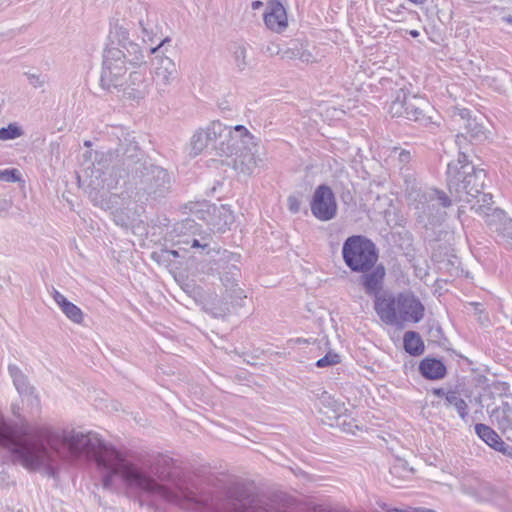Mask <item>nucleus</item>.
I'll return each instance as SVG.
<instances>
[{
  "instance_id": "1",
  "label": "nucleus",
  "mask_w": 512,
  "mask_h": 512,
  "mask_svg": "<svg viewBox=\"0 0 512 512\" xmlns=\"http://www.w3.org/2000/svg\"><path fill=\"white\" fill-rule=\"evenodd\" d=\"M0 448L13 463L32 472L52 470L65 453L72 458L86 456L95 461L104 488H110L119 477L129 489L187 510L280 512V498L254 494L240 485L222 491L218 476L184 470L169 458H159L151 465L133 463L92 431L18 425L0 414Z\"/></svg>"
},
{
  "instance_id": "2",
  "label": "nucleus",
  "mask_w": 512,
  "mask_h": 512,
  "mask_svg": "<svg viewBox=\"0 0 512 512\" xmlns=\"http://www.w3.org/2000/svg\"><path fill=\"white\" fill-rule=\"evenodd\" d=\"M447 186L454 201L471 204L479 216L491 209L492 194L483 192L486 172L475 169L467 156L459 153L458 159L447 165Z\"/></svg>"
},
{
  "instance_id": "3",
  "label": "nucleus",
  "mask_w": 512,
  "mask_h": 512,
  "mask_svg": "<svg viewBox=\"0 0 512 512\" xmlns=\"http://www.w3.org/2000/svg\"><path fill=\"white\" fill-rule=\"evenodd\" d=\"M408 207L419 222L433 219L440 207L447 208L452 200L445 192L435 188L419 186L413 173L404 174Z\"/></svg>"
},
{
  "instance_id": "4",
  "label": "nucleus",
  "mask_w": 512,
  "mask_h": 512,
  "mask_svg": "<svg viewBox=\"0 0 512 512\" xmlns=\"http://www.w3.org/2000/svg\"><path fill=\"white\" fill-rule=\"evenodd\" d=\"M145 64H132L120 47H106L103 53L100 84L103 89L112 91L125 83L129 72Z\"/></svg>"
},
{
  "instance_id": "5",
  "label": "nucleus",
  "mask_w": 512,
  "mask_h": 512,
  "mask_svg": "<svg viewBox=\"0 0 512 512\" xmlns=\"http://www.w3.org/2000/svg\"><path fill=\"white\" fill-rule=\"evenodd\" d=\"M342 257L351 271L365 273L377 263L378 250L370 239L361 235H353L343 243Z\"/></svg>"
},
{
  "instance_id": "6",
  "label": "nucleus",
  "mask_w": 512,
  "mask_h": 512,
  "mask_svg": "<svg viewBox=\"0 0 512 512\" xmlns=\"http://www.w3.org/2000/svg\"><path fill=\"white\" fill-rule=\"evenodd\" d=\"M240 255L224 251L216 261L221 286L225 293L230 292L232 298H246L244 290L239 286Z\"/></svg>"
},
{
  "instance_id": "7",
  "label": "nucleus",
  "mask_w": 512,
  "mask_h": 512,
  "mask_svg": "<svg viewBox=\"0 0 512 512\" xmlns=\"http://www.w3.org/2000/svg\"><path fill=\"white\" fill-rule=\"evenodd\" d=\"M223 141L215 146L218 156L232 158L242 149L256 148L258 139L243 125L227 126Z\"/></svg>"
},
{
  "instance_id": "8",
  "label": "nucleus",
  "mask_w": 512,
  "mask_h": 512,
  "mask_svg": "<svg viewBox=\"0 0 512 512\" xmlns=\"http://www.w3.org/2000/svg\"><path fill=\"white\" fill-rule=\"evenodd\" d=\"M136 184L140 191L157 199L169 193L171 178L168 172L159 166H143V170Z\"/></svg>"
},
{
  "instance_id": "9",
  "label": "nucleus",
  "mask_w": 512,
  "mask_h": 512,
  "mask_svg": "<svg viewBox=\"0 0 512 512\" xmlns=\"http://www.w3.org/2000/svg\"><path fill=\"white\" fill-rule=\"evenodd\" d=\"M108 39V47H120L123 49L132 64L147 63L143 49L138 43L130 39L129 30L123 23H120L118 20L110 23Z\"/></svg>"
},
{
  "instance_id": "10",
  "label": "nucleus",
  "mask_w": 512,
  "mask_h": 512,
  "mask_svg": "<svg viewBox=\"0 0 512 512\" xmlns=\"http://www.w3.org/2000/svg\"><path fill=\"white\" fill-rule=\"evenodd\" d=\"M170 41V37H165L157 46L150 48V54L155 55L154 82L160 94L167 92L177 72L176 64L171 58L158 54L160 49Z\"/></svg>"
},
{
  "instance_id": "11",
  "label": "nucleus",
  "mask_w": 512,
  "mask_h": 512,
  "mask_svg": "<svg viewBox=\"0 0 512 512\" xmlns=\"http://www.w3.org/2000/svg\"><path fill=\"white\" fill-rule=\"evenodd\" d=\"M244 298H232L231 293H225L223 288H217L213 291L206 292L200 300L205 312L213 317H224L230 313L231 308L241 305Z\"/></svg>"
},
{
  "instance_id": "12",
  "label": "nucleus",
  "mask_w": 512,
  "mask_h": 512,
  "mask_svg": "<svg viewBox=\"0 0 512 512\" xmlns=\"http://www.w3.org/2000/svg\"><path fill=\"white\" fill-rule=\"evenodd\" d=\"M196 214L212 229L225 232L234 223V215L226 205L216 206L207 202L197 204Z\"/></svg>"
},
{
  "instance_id": "13",
  "label": "nucleus",
  "mask_w": 512,
  "mask_h": 512,
  "mask_svg": "<svg viewBox=\"0 0 512 512\" xmlns=\"http://www.w3.org/2000/svg\"><path fill=\"white\" fill-rule=\"evenodd\" d=\"M310 209L312 215L320 221H329L336 217L337 202L329 186L320 185L315 189Z\"/></svg>"
},
{
  "instance_id": "14",
  "label": "nucleus",
  "mask_w": 512,
  "mask_h": 512,
  "mask_svg": "<svg viewBox=\"0 0 512 512\" xmlns=\"http://www.w3.org/2000/svg\"><path fill=\"white\" fill-rule=\"evenodd\" d=\"M275 48V53L284 60L299 59L303 63L313 64L319 62L324 57L319 49L314 46L310 47L306 41L299 39L291 40L284 48L279 46H275Z\"/></svg>"
},
{
  "instance_id": "15",
  "label": "nucleus",
  "mask_w": 512,
  "mask_h": 512,
  "mask_svg": "<svg viewBox=\"0 0 512 512\" xmlns=\"http://www.w3.org/2000/svg\"><path fill=\"white\" fill-rule=\"evenodd\" d=\"M424 307L421 302L409 293L397 295V325L404 322L417 323L423 318Z\"/></svg>"
},
{
  "instance_id": "16",
  "label": "nucleus",
  "mask_w": 512,
  "mask_h": 512,
  "mask_svg": "<svg viewBox=\"0 0 512 512\" xmlns=\"http://www.w3.org/2000/svg\"><path fill=\"white\" fill-rule=\"evenodd\" d=\"M114 90L122 92V96L128 100L138 102L144 99L148 94V84L145 73L139 69L130 71L125 78V83Z\"/></svg>"
},
{
  "instance_id": "17",
  "label": "nucleus",
  "mask_w": 512,
  "mask_h": 512,
  "mask_svg": "<svg viewBox=\"0 0 512 512\" xmlns=\"http://www.w3.org/2000/svg\"><path fill=\"white\" fill-rule=\"evenodd\" d=\"M263 20L266 28L274 33H283L288 27L286 9L278 0L267 2Z\"/></svg>"
},
{
  "instance_id": "18",
  "label": "nucleus",
  "mask_w": 512,
  "mask_h": 512,
  "mask_svg": "<svg viewBox=\"0 0 512 512\" xmlns=\"http://www.w3.org/2000/svg\"><path fill=\"white\" fill-rule=\"evenodd\" d=\"M491 231L498 233L512 246V219L498 208H492L481 215Z\"/></svg>"
},
{
  "instance_id": "19",
  "label": "nucleus",
  "mask_w": 512,
  "mask_h": 512,
  "mask_svg": "<svg viewBox=\"0 0 512 512\" xmlns=\"http://www.w3.org/2000/svg\"><path fill=\"white\" fill-rule=\"evenodd\" d=\"M374 309L382 322L397 325V296L389 293L376 296Z\"/></svg>"
},
{
  "instance_id": "20",
  "label": "nucleus",
  "mask_w": 512,
  "mask_h": 512,
  "mask_svg": "<svg viewBox=\"0 0 512 512\" xmlns=\"http://www.w3.org/2000/svg\"><path fill=\"white\" fill-rule=\"evenodd\" d=\"M488 412L492 423L512 441V402L502 400L499 406Z\"/></svg>"
},
{
  "instance_id": "21",
  "label": "nucleus",
  "mask_w": 512,
  "mask_h": 512,
  "mask_svg": "<svg viewBox=\"0 0 512 512\" xmlns=\"http://www.w3.org/2000/svg\"><path fill=\"white\" fill-rule=\"evenodd\" d=\"M256 148L242 149L238 154L232 157V167L239 174L250 176L254 173L261 161L256 157Z\"/></svg>"
},
{
  "instance_id": "22",
  "label": "nucleus",
  "mask_w": 512,
  "mask_h": 512,
  "mask_svg": "<svg viewBox=\"0 0 512 512\" xmlns=\"http://www.w3.org/2000/svg\"><path fill=\"white\" fill-rule=\"evenodd\" d=\"M138 26L141 30L143 42H154L161 32L157 13L148 8H144V15L138 19Z\"/></svg>"
},
{
  "instance_id": "23",
  "label": "nucleus",
  "mask_w": 512,
  "mask_h": 512,
  "mask_svg": "<svg viewBox=\"0 0 512 512\" xmlns=\"http://www.w3.org/2000/svg\"><path fill=\"white\" fill-rule=\"evenodd\" d=\"M385 268L383 265H375L370 271L363 273L361 278L362 285L368 295L380 296L379 294L385 277Z\"/></svg>"
},
{
  "instance_id": "24",
  "label": "nucleus",
  "mask_w": 512,
  "mask_h": 512,
  "mask_svg": "<svg viewBox=\"0 0 512 512\" xmlns=\"http://www.w3.org/2000/svg\"><path fill=\"white\" fill-rule=\"evenodd\" d=\"M320 412L326 416L328 420H341L347 411L344 403L336 400L328 393L324 392L320 397Z\"/></svg>"
},
{
  "instance_id": "25",
  "label": "nucleus",
  "mask_w": 512,
  "mask_h": 512,
  "mask_svg": "<svg viewBox=\"0 0 512 512\" xmlns=\"http://www.w3.org/2000/svg\"><path fill=\"white\" fill-rule=\"evenodd\" d=\"M51 296L70 321L75 324H82L84 313L78 306L68 301V299L55 288L52 289Z\"/></svg>"
},
{
  "instance_id": "26",
  "label": "nucleus",
  "mask_w": 512,
  "mask_h": 512,
  "mask_svg": "<svg viewBox=\"0 0 512 512\" xmlns=\"http://www.w3.org/2000/svg\"><path fill=\"white\" fill-rule=\"evenodd\" d=\"M404 104H406V118L418 121L424 116V108L427 106L425 99L417 95H404Z\"/></svg>"
},
{
  "instance_id": "27",
  "label": "nucleus",
  "mask_w": 512,
  "mask_h": 512,
  "mask_svg": "<svg viewBox=\"0 0 512 512\" xmlns=\"http://www.w3.org/2000/svg\"><path fill=\"white\" fill-rule=\"evenodd\" d=\"M419 370L428 379H440L446 373V368L440 360L429 358L421 361Z\"/></svg>"
},
{
  "instance_id": "28",
  "label": "nucleus",
  "mask_w": 512,
  "mask_h": 512,
  "mask_svg": "<svg viewBox=\"0 0 512 512\" xmlns=\"http://www.w3.org/2000/svg\"><path fill=\"white\" fill-rule=\"evenodd\" d=\"M8 371L13 379L14 386L20 395L30 396L33 394L34 388L29 384L27 377L18 366L10 364L8 366Z\"/></svg>"
},
{
  "instance_id": "29",
  "label": "nucleus",
  "mask_w": 512,
  "mask_h": 512,
  "mask_svg": "<svg viewBox=\"0 0 512 512\" xmlns=\"http://www.w3.org/2000/svg\"><path fill=\"white\" fill-rule=\"evenodd\" d=\"M226 127L227 126L220 121H212L205 128H202L204 135L207 137L208 146L212 145L215 149V146L219 143V141H223V134L226 131Z\"/></svg>"
},
{
  "instance_id": "30",
  "label": "nucleus",
  "mask_w": 512,
  "mask_h": 512,
  "mask_svg": "<svg viewBox=\"0 0 512 512\" xmlns=\"http://www.w3.org/2000/svg\"><path fill=\"white\" fill-rule=\"evenodd\" d=\"M394 161H397L402 176L406 173H413L411 169L412 153L409 150L393 147L389 155Z\"/></svg>"
},
{
  "instance_id": "31",
  "label": "nucleus",
  "mask_w": 512,
  "mask_h": 512,
  "mask_svg": "<svg viewBox=\"0 0 512 512\" xmlns=\"http://www.w3.org/2000/svg\"><path fill=\"white\" fill-rule=\"evenodd\" d=\"M405 351L410 355L418 356L424 351V343L419 334L414 331H408L403 338Z\"/></svg>"
},
{
  "instance_id": "32",
  "label": "nucleus",
  "mask_w": 512,
  "mask_h": 512,
  "mask_svg": "<svg viewBox=\"0 0 512 512\" xmlns=\"http://www.w3.org/2000/svg\"><path fill=\"white\" fill-rule=\"evenodd\" d=\"M445 405L452 406L458 412L460 418L463 421H467L468 417V405L464 399L461 398L459 393L455 391H449L445 395Z\"/></svg>"
},
{
  "instance_id": "33",
  "label": "nucleus",
  "mask_w": 512,
  "mask_h": 512,
  "mask_svg": "<svg viewBox=\"0 0 512 512\" xmlns=\"http://www.w3.org/2000/svg\"><path fill=\"white\" fill-rule=\"evenodd\" d=\"M475 432L477 435L490 447L495 449V446L502 445L501 437L489 426L485 424H476Z\"/></svg>"
},
{
  "instance_id": "34",
  "label": "nucleus",
  "mask_w": 512,
  "mask_h": 512,
  "mask_svg": "<svg viewBox=\"0 0 512 512\" xmlns=\"http://www.w3.org/2000/svg\"><path fill=\"white\" fill-rule=\"evenodd\" d=\"M208 147L207 144V137L204 135V131L201 129H198L191 137L189 142V154L191 156H198L201 154L206 148Z\"/></svg>"
},
{
  "instance_id": "35",
  "label": "nucleus",
  "mask_w": 512,
  "mask_h": 512,
  "mask_svg": "<svg viewBox=\"0 0 512 512\" xmlns=\"http://www.w3.org/2000/svg\"><path fill=\"white\" fill-rule=\"evenodd\" d=\"M232 58L237 71L243 72L248 68L247 48L244 45L235 44L232 47Z\"/></svg>"
},
{
  "instance_id": "36",
  "label": "nucleus",
  "mask_w": 512,
  "mask_h": 512,
  "mask_svg": "<svg viewBox=\"0 0 512 512\" xmlns=\"http://www.w3.org/2000/svg\"><path fill=\"white\" fill-rule=\"evenodd\" d=\"M113 220L121 227L128 228L135 220L136 213L128 208H119L112 212Z\"/></svg>"
},
{
  "instance_id": "37",
  "label": "nucleus",
  "mask_w": 512,
  "mask_h": 512,
  "mask_svg": "<svg viewBox=\"0 0 512 512\" xmlns=\"http://www.w3.org/2000/svg\"><path fill=\"white\" fill-rule=\"evenodd\" d=\"M405 93L398 94L394 101H392L389 112L393 117H405L406 118V104H404Z\"/></svg>"
},
{
  "instance_id": "38",
  "label": "nucleus",
  "mask_w": 512,
  "mask_h": 512,
  "mask_svg": "<svg viewBox=\"0 0 512 512\" xmlns=\"http://www.w3.org/2000/svg\"><path fill=\"white\" fill-rule=\"evenodd\" d=\"M23 135V131L16 124H9L7 127L0 128V140H13Z\"/></svg>"
},
{
  "instance_id": "39",
  "label": "nucleus",
  "mask_w": 512,
  "mask_h": 512,
  "mask_svg": "<svg viewBox=\"0 0 512 512\" xmlns=\"http://www.w3.org/2000/svg\"><path fill=\"white\" fill-rule=\"evenodd\" d=\"M491 392L499 397H511V388L507 382L495 381L490 385Z\"/></svg>"
},
{
  "instance_id": "40",
  "label": "nucleus",
  "mask_w": 512,
  "mask_h": 512,
  "mask_svg": "<svg viewBox=\"0 0 512 512\" xmlns=\"http://www.w3.org/2000/svg\"><path fill=\"white\" fill-rule=\"evenodd\" d=\"M378 506L386 512H435L431 509L422 508V507L407 506L405 508H392L391 506H389L388 504H386L384 502H378Z\"/></svg>"
},
{
  "instance_id": "41",
  "label": "nucleus",
  "mask_w": 512,
  "mask_h": 512,
  "mask_svg": "<svg viewBox=\"0 0 512 512\" xmlns=\"http://www.w3.org/2000/svg\"><path fill=\"white\" fill-rule=\"evenodd\" d=\"M93 200L103 209H112L114 204L118 202V197L116 195H108L107 193L103 192L100 200H98L96 197H94Z\"/></svg>"
},
{
  "instance_id": "42",
  "label": "nucleus",
  "mask_w": 512,
  "mask_h": 512,
  "mask_svg": "<svg viewBox=\"0 0 512 512\" xmlns=\"http://www.w3.org/2000/svg\"><path fill=\"white\" fill-rule=\"evenodd\" d=\"M20 173L17 169L0 170V181L14 183L20 181Z\"/></svg>"
},
{
  "instance_id": "43",
  "label": "nucleus",
  "mask_w": 512,
  "mask_h": 512,
  "mask_svg": "<svg viewBox=\"0 0 512 512\" xmlns=\"http://www.w3.org/2000/svg\"><path fill=\"white\" fill-rule=\"evenodd\" d=\"M340 362V357L336 353H327L324 357L320 358L316 362V366L319 368L333 366Z\"/></svg>"
},
{
  "instance_id": "44",
  "label": "nucleus",
  "mask_w": 512,
  "mask_h": 512,
  "mask_svg": "<svg viewBox=\"0 0 512 512\" xmlns=\"http://www.w3.org/2000/svg\"><path fill=\"white\" fill-rule=\"evenodd\" d=\"M336 425L341 426L344 432L351 434L355 433V429H359L355 420L352 418L348 419L346 415L341 420L337 421Z\"/></svg>"
},
{
  "instance_id": "45",
  "label": "nucleus",
  "mask_w": 512,
  "mask_h": 512,
  "mask_svg": "<svg viewBox=\"0 0 512 512\" xmlns=\"http://www.w3.org/2000/svg\"><path fill=\"white\" fill-rule=\"evenodd\" d=\"M288 209L292 213H298L300 210V201L296 196H289L287 199Z\"/></svg>"
},
{
  "instance_id": "46",
  "label": "nucleus",
  "mask_w": 512,
  "mask_h": 512,
  "mask_svg": "<svg viewBox=\"0 0 512 512\" xmlns=\"http://www.w3.org/2000/svg\"><path fill=\"white\" fill-rule=\"evenodd\" d=\"M466 129L471 133V137H477L478 133L481 132V128L476 123H472L469 119Z\"/></svg>"
},
{
  "instance_id": "47",
  "label": "nucleus",
  "mask_w": 512,
  "mask_h": 512,
  "mask_svg": "<svg viewBox=\"0 0 512 512\" xmlns=\"http://www.w3.org/2000/svg\"><path fill=\"white\" fill-rule=\"evenodd\" d=\"M11 207V201L0 199V216H5Z\"/></svg>"
},
{
  "instance_id": "48",
  "label": "nucleus",
  "mask_w": 512,
  "mask_h": 512,
  "mask_svg": "<svg viewBox=\"0 0 512 512\" xmlns=\"http://www.w3.org/2000/svg\"><path fill=\"white\" fill-rule=\"evenodd\" d=\"M511 448L512 447L507 445L503 440H502V445L495 446V450L503 453L504 455H506Z\"/></svg>"
},
{
  "instance_id": "49",
  "label": "nucleus",
  "mask_w": 512,
  "mask_h": 512,
  "mask_svg": "<svg viewBox=\"0 0 512 512\" xmlns=\"http://www.w3.org/2000/svg\"><path fill=\"white\" fill-rule=\"evenodd\" d=\"M30 79H31V84H33L34 86H42V84H43V82L40 81L39 76L32 75Z\"/></svg>"
},
{
  "instance_id": "50",
  "label": "nucleus",
  "mask_w": 512,
  "mask_h": 512,
  "mask_svg": "<svg viewBox=\"0 0 512 512\" xmlns=\"http://www.w3.org/2000/svg\"><path fill=\"white\" fill-rule=\"evenodd\" d=\"M106 180H107L106 178L102 180L103 184L101 185V189L108 191V190L112 189L114 187V185L111 182L105 183Z\"/></svg>"
},
{
  "instance_id": "51",
  "label": "nucleus",
  "mask_w": 512,
  "mask_h": 512,
  "mask_svg": "<svg viewBox=\"0 0 512 512\" xmlns=\"http://www.w3.org/2000/svg\"><path fill=\"white\" fill-rule=\"evenodd\" d=\"M208 244L207 243H204V244H201L199 240L197 239H193L192 240V243H191V247L195 248V247H202V248H205L207 247Z\"/></svg>"
},
{
  "instance_id": "52",
  "label": "nucleus",
  "mask_w": 512,
  "mask_h": 512,
  "mask_svg": "<svg viewBox=\"0 0 512 512\" xmlns=\"http://www.w3.org/2000/svg\"><path fill=\"white\" fill-rule=\"evenodd\" d=\"M262 6H263V2H261L259 0L253 1L252 4H251V7H252L253 10H258Z\"/></svg>"
},
{
  "instance_id": "53",
  "label": "nucleus",
  "mask_w": 512,
  "mask_h": 512,
  "mask_svg": "<svg viewBox=\"0 0 512 512\" xmlns=\"http://www.w3.org/2000/svg\"><path fill=\"white\" fill-rule=\"evenodd\" d=\"M459 115H460V117H461L462 119H465L466 117H468V116H469V111H468V110H466V109H462V110H460Z\"/></svg>"
},
{
  "instance_id": "54",
  "label": "nucleus",
  "mask_w": 512,
  "mask_h": 512,
  "mask_svg": "<svg viewBox=\"0 0 512 512\" xmlns=\"http://www.w3.org/2000/svg\"><path fill=\"white\" fill-rule=\"evenodd\" d=\"M408 33H409V35H411L414 38L418 37L420 34L419 31H417V30H410Z\"/></svg>"
},
{
  "instance_id": "55",
  "label": "nucleus",
  "mask_w": 512,
  "mask_h": 512,
  "mask_svg": "<svg viewBox=\"0 0 512 512\" xmlns=\"http://www.w3.org/2000/svg\"><path fill=\"white\" fill-rule=\"evenodd\" d=\"M434 393L438 396H444L446 395V393L442 390V389H436L434 390Z\"/></svg>"
},
{
  "instance_id": "56",
  "label": "nucleus",
  "mask_w": 512,
  "mask_h": 512,
  "mask_svg": "<svg viewBox=\"0 0 512 512\" xmlns=\"http://www.w3.org/2000/svg\"><path fill=\"white\" fill-rule=\"evenodd\" d=\"M165 253L174 257L178 256V252L175 250H166Z\"/></svg>"
},
{
  "instance_id": "57",
  "label": "nucleus",
  "mask_w": 512,
  "mask_h": 512,
  "mask_svg": "<svg viewBox=\"0 0 512 512\" xmlns=\"http://www.w3.org/2000/svg\"><path fill=\"white\" fill-rule=\"evenodd\" d=\"M191 224H192V221H191V220H186V221H185V223H184V225H185L186 227H191V226H192Z\"/></svg>"
},
{
  "instance_id": "58",
  "label": "nucleus",
  "mask_w": 512,
  "mask_h": 512,
  "mask_svg": "<svg viewBox=\"0 0 512 512\" xmlns=\"http://www.w3.org/2000/svg\"><path fill=\"white\" fill-rule=\"evenodd\" d=\"M92 143L89 140L84 141V146L91 147Z\"/></svg>"
},
{
  "instance_id": "59",
  "label": "nucleus",
  "mask_w": 512,
  "mask_h": 512,
  "mask_svg": "<svg viewBox=\"0 0 512 512\" xmlns=\"http://www.w3.org/2000/svg\"><path fill=\"white\" fill-rule=\"evenodd\" d=\"M84 157L87 158V159H90L91 158V152H86L84 154Z\"/></svg>"
},
{
  "instance_id": "60",
  "label": "nucleus",
  "mask_w": 512,
  "mask_h": 512,
  "mask_svg": "<svg viewBox=\"0 0 512 512\" xmlns=\"http://www.w3.org/2000/svg\"><path fill=\"white\" fill-rule=\"evenodd\" d=\"M505 20H506L507 22H509V23H512V17H511V16L506 17V18H505Z\"/></svg>"
},
{
  "instance_id": "61",
  "label": "nucleus",
  "mask_w": 512,
  "mask_h": 512,
  "mask_svg": "<svg viewBox=\"0 0 512 512\" xmlns=\"http://www.w3.org/2000/svg\"><path fill=\"white\" fill-rule=\"evenodd\" d=\"M508 457L512 458V448L509 450V452L506 454Z\"/></svg>"
},
{
  "instance_id": "62",
  "label": "nucleus",
  "mask_w": 512,
  "mask_h": 512,
  "mask_svg": "<svg viewBox=\"0 0 512 512\" xmlns=\"http://www.w3.org/2000/svg\"><path fill=\"white\" fill-rule=\"evenodd\" d=\"M508 457L512 458V448L509 450V452L506 454Z\"/></svg>"
},
{
  "instance_id": "63",
  "label": "nucleus",
  "mask_w": 512,
  "mask_h": 512,
  "mask_svg": "<svg viewBox=\"0 0 512 512\" xmlns=\"http://www.w3.org/2000/svg\"><path fill=\"white\" fill-rule=\"evenodd\" d=\"M267 50H268V51H270L271 53H273V52H274V51H273V48H270V47H268V48H267Z\"/></svg>"
}]
</instances>
